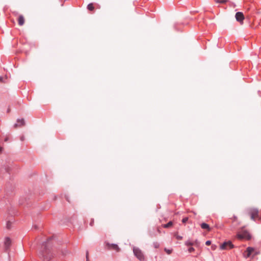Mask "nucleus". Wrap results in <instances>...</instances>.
Masks as SVG:
<instances>
[{
    "label": "nucleus",
    "mask_w": 261,
    "mask_h": 261,
    "mask_svg": "<svg viewBox=\"0 0 261 261\" xmlns=\"http://www.w3.org/2000/svg\"><path fill=\"white\" fill-rule=\"evenodd\" d=\"M245 253H246V254H244L245 258H248L251 255L252 257H253L255 255L259 254L260 253V251L253 247H248L247 248Z\"/></svg>",
    "instance_id": "nucleus-1"
},
{
    "label": "nucleus",
    "mask_w": 261,
    "mask_h": 261,
    "mask_svg": "<svg viewBox=\"0 0 261 261\" xmlns=\"http://www.w3.org/2000/svg\"><path fill=\"white\" fill-rule=\"evenodd\" d=\"M133 252L134 253V255L138 259H139L140 260H144V256L143 255V253L139 248L137 247H134Z\"/></svg>",
    "instance_id": "nucleus-2"
},
{
    "label": "nucleus",
    "mask_w": 261,
    "mask_h": 261,
    "mask_svg": "<svg viewBox=\"0 0 261 261\" xmlns=\"http://www.w3.org/2000/svg\"><path fill=\"white\" fill-rule=\"evenodd\" d=\"M234 247L233 245L230 241L225 242L220 245V249L221 250H229Z\"/></svg>",
    "instance_id": "nucleus-3"
},
{
    "label": "nucleus",
    "mask_w": 261,
    "mask_h": 261,
    "mask_svg": "<svg viewBox=\"0 0 261 261\" xmlns=\"http://www.w3.org/2000/svg\"><path fill=\"white\" fill-rule=\"evenodd\" d=\"M105 244L106 246V249L108 250H113L116 252H118L120 250V249L117 244H110L109 243H105Z\"/></svg>",
    "instance_id": "nucleus-4"
},
{
    "label": "nucleus",
    "mask_w": 261,
    "mask_h": 261,
    "mask_svg": "<svg viewBox=\"0 0 261 261\" xmlns=\"http://www.w3.org/2000/svg\"><path fill=\"white\" fill-rule=\"evenodd\" d=\"M251 219L255 220L256 218L258 217V211L256 208H252L249 212Z\"/></svg>",
    "instance_id": "nucleus-5"
},
{
    "label": "nucleus",
    "mask_w": 261,
    "mask_h": 261,
    "mask_svg": "<svg viewBox=\"0 0 261 261\" xmlns=\"http://www.w3.org/2000/svg\"><path fill=\"white\" fill-rule=\"evenodd\" d=\"M11 244V241L9 238L6 237L5 239L4 246L6 250H7Z\"/></svg>",
    "instance_id": "nucleus-6"
},
{
    "label": "nucleus",
    "mask_w": 261,
    "mask_h": 261,
    "mask_svg": "<svg viewBox=\"0 0 261 261\" xmlns=\"http://www.w3.org/2000/svg\"><path fill=\"white\" fill-rule=\"evenodd\" d=\"M200 226L202 229H205L208 232L211 231V228L210 227L209 225L205 223H202L200 224Z\"/></svg>",
    "instance_id": "nucleus-7"
},
{
    "label": "nucleus",
    "mask_w": 261,
    "mask_h": 261,
    "mask_svg": "<svg viewBox=\"0 0 261 261\" xmlns=\"http://www.w3.org/2000/svg\"><path fill=\"white\" fill-rule=\"evenodd\" d=\"M25 122L24 119H18L17 121V123L15 124V127H17V126H23Z\"/></svg>",
    "instance_id": "nucleus-8"
},
{
    "label": "nucleus",
    "mask_w": 261,
    "mask_h": 261,
    "mask_svg": "<svg viewBox=\"0 0 261 261\" xmlns=\"http://www.w3.org/2000/svg\"><path fill=\"white\" fill-rule=\"evenodd\" d=\"M17 20L18 21L19 25L20 26L22 25L24 23V17H18Z\"/></svg>",
    "instance_id": "nucleus-9"
},
{
    "label": "nucleus",
    "mask_w": 261,
    "mask_h": 261,
    "mask_svg": "<svg viewBox=\"0 0 261 261\" xmlns=\"http://www.w3.org/2000/svg\"><path fill=\"white\" fill-rule=\"evenodd\" d=\"M236 20L238 22L240 23V24H243V21L245 19V17H236Z\"/></svg>",
    "instance_id": "nucleus-10"
},
{
    "label": "nucleus",
    "mask_w": 261,
    "mask_h": 261,
    "mask_svg": "<svg viewBox=\"0 0 261 261\" xmlns=\"http://www.w3.org/2000/svg\"><path fill=\"white\" fill-rule=\"evenodd\" d=\"M87 9L89 11H93L94 10V7L93 3L89 4L87 6Z\"/></svg>",
    "instance_id": "nucleus-11"
},
{
    "label": "nucleus",
    "mask_w": 261,
    "mask_h": 261,
    "mask_svg": "<svg viewBox=\"0 0 261 261\" xmlns=\"http://www.w3.org/2000/svg\"><path fill=\"white\" fill-rule=\"evenodd\" d=\"M172 225H173L172 222V221H169L167 224L163 225V227L164 228H168V227H171V226H172Z\"/></svg>",
    "instance_id": "nucleus-12"
},
{
    "label": "nucleus",
    "mask_w": 261,
    "mask_h": 261,
    "mask_svg": "<svg viewBox=\"0 0 261 261\" xmlns=\"http://www.w3.org/2000/svg\"><path fill=\"white\" fill-rule=\"evenodd\" d=\"M185 245L187 246H192L194 245L193 242L190 241H187L185 243Z\"/></svg>",
    "instance_id": "nucleus-13"
},
{
    "label": "nucleus",
    "mask_w": 261,
    "mask_h": 261,
    "mask_svg": "<svg viewBox=\"0 0 261 261\" xmlns=\"http://www.w3.org/2000/svg\"><path fill=\"white\" fill-rule=\"evenodd\" d=\"M164 250L168 254H170L172 253V249H167V248H165L164 249Z\"/></svg>",
    "instance_id": "nucleus-14"
},
{
    "label": "nucleus",
    "mask_w": 261,
    "mask_h": 261,
    "mask_svg": "<svg viewBox=\"0 0 261 261\" xmlns=\"http://www.w3.org/2000/svg\"><path fill=\"white\" fill-rule=\"evenodd\" d=\"M228 0H217V2L221 4H225L227 3Z\"/></svg>",
    "instance_id": "nucleus-15"
},
{
    "label": "nucleus",
    "mask_w": 261,
    "mask_h": 261,
    "mask_svg": "<svg viewBox=\"0 0 261 261\" xmlns=\"http://www.w3.org/2000/svg\"><path fill=\"white\" fill-rule=\"evenodd\" d=\"M235 16H244V14L241 12H238L236 13Z\"/></svg>",
    "instance_id": "nucleus-16"
},
{
    "label": "nucleus",
    "mask_w": 261,
    "mask_h": 261,
    "mask_svg": "<svg viewBox=\"0 0 261 261\" xmlns=\"http://www.w3.org/2000/svg\"><path fill=\"white\" fill-rule=\"evenodd\" d=\"M188 220V217H185L182 219V222L184 223H186Z\"/></svg>",
    "instance_id": "nucleus-17"
},
{
    "label": "nucleus",
    "mask_w": 261,
    "mask_h": 261,
    "mask_svg": "<svg viewBox=\"0 0 261 261\" xmlns=\"http://www.w3.org/2000/svg\"><path fill=\"white\" fill-rule=\"evenodd\" d=\"M195 251V249L193 248V247H190L188 249V251L190 252V253H191L193 251Z\"/></svg>",
    "instance_id": "nucleus-18"
},
{
    "label": "nucleus",
    "mask_w": 261,
    "mask_h": 261,
    "mask_svg": "<svg viewBox=\"0 0 261 261\" xmlns=\"http://www.w3.org/2000/svg\"><path fill=\"white\" fill-rule=\"evenodd\" d=\"M86 259L87 261H89V252L88 251L86 252Z\"/></svg>",
    "instance_id": "nucleus-19"
},
{
    "label": "nucleus",
    "mask_w": 261,
    "mask_h": 261,
    "mask_svg": "<svg viewBox=\"0 0 261 261\" xmlns=\"http://www.w3.org/2000/svg\"><path fill=\"white\" fill-rule=\"evenodd\" d=\"M205 244L207 245V246H209L211 244V241H206L205 242Z\"/></svg>",
    "instance_id": "nucleus-20"
},
{
    "label": "nucleus",
    "mask_w": 261,
    "mask_h": 261,
    "mask_svg": "<svg viewBox=\"0 0 261 261\" xmlns=\"http://www.w3.org/2000/svg\"><path fill=\"white\" fill-rule=\"evenodd\" d=\"M93 224H94V220L91 219L90 220V225L91 226H93Z\"/></svg>",
    "instance_id": "nucleus-21"
},
{
    "label": "nucleus",
    "mask_w": 261,
    "mask_h": 261,
    "mask_svg": "<svg viewBox=\"0 0 261 261\" xmlns=\"http://www.w3.org/2000/svg\"><path fill=\"white\" fill-rule=\"evenodd\" d=\"M238 238H240V239H243V238H244V236H243V235H242V234H238Z\"/></svg>",
    "instance_id": "nucleus-22"
},
{
    "label": "nucleus",
    "mask_w": 261,
    "mask_h": 261,
    "mask_svg": "<svg viewBox=\"0 0 261 261\" xmlns=\"http://www.w3.org/2000/svg\"><path fill=\"white\" fill-rule=\"evenodd\" d=\"M9 139V137L7 136L6 137V138H5V141H7Z\"/></svg>",
    "instance_id": "nucleus-23"
},
{
    "label": "nucleus",
    "mask_w": 261,
    "mask_h": 261,
    "mask_svg": "<svg viewBox=\"0 0 261 261\" xmlns=\"http://www.w3.org/2000/svg\"><path fill=\"white\" fill-rule=\"evenodd\" d=\"M250 238H251L249 234H248L247 239L248 240H249V239H250Z\"/></svg>",
    "instance_id": "nucleus-24"
},
{
    "label": "nucleus",
    "mask_w": 261,
    "mask_h": 261,
    "mask_svg": "<svg viewBox=\"0 0 261 261\" xmlns=\"http://www.w3.org/2000/svg\"><path fill=\"white\" fill-rule=\"evenodd\" d=\"M3 81V77L0 76V82Z\"/></svg>",
    "instance_id": "nucleus-25"
},
{
    "label": "nucleus",
    "mask_w": 261,
    "mask_h": 261,
    "mask_svg": "<svg viewBox=\"0 0 261 261\" xmlns=\"http://www.w3.org/2000/svg\"><path fill=\"white\" fill-rule=\"evenodd\" d=\"M233 218H234V220H236L237 219V217H236V216H234Z\"/></svg>",
    "instance_id": "nucleus-26"
},
{
    "label": "nucleus",
    "mask_w": 261,
    "mask_h": 261,
    "mask_svg": "<svg viewBox=\"0 0 261 261\" xmlns=\"http://www.w3.org/2000/svg\"><path fill=\"white\" fill-rule=\"evenodd\" d=\"M2 150V147L0 146V152Z\"/></svg>",
    "instance_id": "nucleus-27"
},
{
    "label": "nucleus",
    "mask_w": 261,
    "mask_h": 261,
    "mask_svg": "<svg viewBox=\"0 0 261 261\" xmlns=\"http://www.w3.org/2000/svg\"><path fill=\"white\" fill-rule=\"evenodd\" d=\"M258 15H261V12H259L258 13Z\"/></svg>",
    "instance_id": "nucleus-28"
},
{
    "label": "nucleus",
    "mask_w": 261,
    "mask_h": 261,
    "mask_svg": "<svg viewBox=\"0 0 261 261\" xmlns=\"http://www.w3.org/2000/svg\"><path fill=\"white\" fill-rule=\"evenodd\" d=\"M259 220L261 222V218H259Z\"/></svg>",
    "instance_id": "nucleus-29"
}]
</instances>
